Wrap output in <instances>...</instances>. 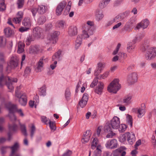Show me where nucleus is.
I'll return each mask as SVG.
<instances>
[{
	"instance_id": "obj_43",
	"label": "nucleus",
	"mask_w": 156,
	"mask_h": 156,
	"mask_svg": "<svg viewBox=\"0 0 156 156\" xmlns=\"http://www.w3.org/2000/svg\"><path fill=\"white\" fill-rule=\"evenodd\" d=\"M126 118L127 123L130 127H132L133 126V119L132 116L127 114L126 115Z\"/></svg>"
},
{
	"instance_id": "obj_55",
	"label": "nucleus",
	"mask_w": 156,
	"mask_h": 156,
	"mask_svg": "<svg viewBox=\"0 0 156 156\" xmlns=\"http://www.w3.org/2000/svg\"><path fill=\"white\" fill-rule=\"evenodd\" d=\"M57 26L59 28L63 29L65 25V22L63 21H59L57 22Z\"/></svg>"
},
{
	"instance_id": "obj_47",
	"label": "nucleus",
	"mask_w": 156,
	"mask_h": 156,
	"mask_svg": "<svg viewBox=\"0 0 156 156\" xmlns=\"http://www.w3.org/2000/svg\"><path fill=\"white\" fill-rule=\"evenodd\" d=\"M98 79L99 78L98 77V76H96L90 85V87L93 88L97 84L98 82Z\"/></svg>"
},
{
	"instance_id": "obj_56",
	"label": "nucleus",
	"mask_w": 156,
	"mask_h": 156,
	"mask_svg": "<svg viewBox=\"0 0 156 156\" xmlns=\"http://www.w3.org/2000/svg\"><path fill=\"white\" fill-rule=\"evenodd\" d=\"M48 123H49V126L51 129L52 130H55L56 129V127L55 126L54 122L49 120Z\"/></svg>"
},
{
	"instance_id": "obj_11",
	"label": "nucleus",
	"mask_w": 156,
	"mask_h": 156,
	"mask_svg": "<svg viewBox=\"0 0 156 156\" xmlns=\"http://www.w3.org/2000/svg\"><path fill=\"white\" fill-rule=\"evenodd\" d=\"M119 118L116 116H114L110 121V125L114 129L118 128L120 124Z\"/></svg>"
},
{
	"instance_id": "obj_54",
	"label": "nucleus",
	"mask_w": 156,
	"mask_h": 156,
	"mask_svg": "<svg viewBox=\"0 0 156 156\" xmlns=\"http://www.w3.org/2000/svg\"><path fill=\"white\" fill-rule=\"evenodd\" d=\"M21 129L22 132L24 135L27 136V135L26 127L24 125H21Z\"/></svg>"
},
{
	"instance_id": "obj_49",
	"label": "nucleus",
	"mask_w": 156,
	"mask_h": 156,
	"mask_svg": "<svg viewBox=\"0 0 156 156\" xmlns=\"http://www.w3.org/2000/svg\"><path fill=\"white\" fill-rule=\"evenodd\" d=\"M143 36L142 34L137 36L133 39L132 43L134 44L136 43V41H140L143 38Z\"/></svg>"
},
{
	"instance_id": "obj_26",
	"label": "nucleus",
	"mask_w": 156,
	"mask_h": 156,
	"mask_svg": "<svg viewBox=\"0 0 156 156\" xmlns=\"http://www.w3.org/2000/svg\"><path fill=\"white\" fill-rule=\"evenodd\" d=\"M39 50L40 48L38 46H31L29 49V52L31 54H35L37 53Z\"/></svg>"
},
{
	"instance_id": "obj_41",
	"label": "nucleus",
	"mask_w": 156,
	"mask_h": 156,
	"mask_svg": "<svg viewBox=\"0 0 156 156\" xmlns=\"http://www.w3.org/2000/svg\"><path fill=\"white\" fill-rule=\"evenodd\" d=\"M109 73V71H105L103 73V74L100 75L98 77V78L100 80L105 79L108 77Z\"/></svg>"
},
{
	"instance_id": "obj_37",
	"label": "nucleus",
	"mask_w": 156,
	"mask_h": 156,
	"mask_svg": "<svg viewBox=\"0 0 156 156\" xmlns=\"http://www.w3.org/2000/svg\"><path fill=\"white\" fill-rule=\"evenodd\" d=\"M42 29L38 27H36L34 29L33 33L34 35L36 36H39L42 32Z\"/></svg>"
},
{
	"instance_id": "obj_53",
	"label": "nucleus",
	"mask_w": 156,
	"mask_h": 156,
	"mask_svg": "<svg viewBox=\"0 0 156 156\" xmlns=\"http://www.w3.org/2000/svg\"><path fill=\"white\" fill-rule=\"evenodd\" d=\"M6 44V40L3 37L0 36V47H2L5 45Z\"/></svg>"
},
{
	"instance_id": "obj_38",
	"label": "nucleus",
	"mask_w": 156,
	"mask_h": 156,
	"mask_svg": "<svg viewBox=\"0 0 156 156\" xmlns=\"http://www.w3.org/2000/svg\"><path fill=\"white\" fill-rule=\"evenodd\" d=\"M4 32L7 37L11 36L13 33V31L9 27H7L5 28L4 29Z\"/></svg>"
},
{
	"instance_id": "obj_20",
	"label": "nucleus",
	"mask_w": 156,
	"mask_h": 156,
	"mask_svg": "<svg viewBox=\"0 0 156 156\" xmlns=\"http://www.w3.org/2000/svg\"><path fill=\"white\" fill-rule=\"evenodd\" d=\"M77 28L75 26H71L69 28L68 35L71 37H73L77 35Z\"/></svg>"
},
{
	"instance_id": "obj_42",
	"label": "nucleus",
	"mask_w": 156,
	"mask_h": 156,
	"mask_svg": "<svg viewBox=\"0 0 156 156\" xmlns=\"http://www.w3.org/2000/svg\"><path fill=\"white\" fill-rule=\"evenodd\" d=\"M126 140H127L126 132L120 135L119 138V141L122 143H125Z\"/></svg>"
},
{
	"instance_id": "obj_44",
	"label": "nucleus",
	"mask_w": 156,
	"mask_h": 156,
	"mask_svg": "<svg viewBox=\"0 0 156 156\" xmlns=\"http://www.w3.org/2000/svg\"><path fill=\"white\" fill-rule=\"evenodd\" d=\"M127 128V126L126 125L122 124L120 125H119L118 129L120 132H123L126 130Z\"/></svg>"
},
{
	"instance_id": "obj_6",
	"label": "nucleus",
	"mask_w": 156,
	"mask_h": 156,
	"mask_svg": "<svg viewBox=\"0 0 156 156\" xmlns=\"http://www.w3.org/2000/svg\"><path fill=\"white\" fill-rule=\"evenodd\" d=\"M150 24L149 20L147 19H145L142 20L140 22L138 23L135 28V30H138L141 28L144 29L147 27Z\"/></svg>"
},
{
	"instance_id": "obj_52",
	"label": "nucleus",
	"mask_w": 156,
	"mask_h": 156,
	"mask_svg": "<svg viewBox=\"0 0 156 156\" xmlns=\"http://www.w3.org/2000/svg\"><path fill=\"white\" fill-rule=\"evenodd\" d=\"M46 21V18L44 16H42L40 17L37 21L38 23L39 24L43 23Z\"/></svg>"
},
{
	"instance_id": "obj_39",
	"label": "nucleus",
	"mask_w": 156,
	"mask_h": 156,
	"mask_svg": "<svg viewBox=\"0 0 156 156\" xmlns=\"http://www.w3.org/2000/svg\"><path fill=\"white\" fill-rule=\"evenodd\" d=\"M29 127L30 128L29 130L30 133V136L32 138L36 130L34 124H31L29 126Z\"/></svg>"
},
{
	"instance_id": "obj_35",
	"label": "nucleus",
	"mask_w": 156,
	"mask_h": 156,
	"mask_svg": "<svg viewBox=\"0 0 156 156\" xmlns=\"http://www.w3.org/2000/svg\"><path fill=\"white\" fill-rule=\"evenodd\" d=\"M101 145H98L94 151L93 156H101Z\"/></svg>"
},
{
	"instance_id": "obj_51",
	"label": "nucleus",
	"mask_w": 156,
	"mask_h": 156,
	"mask_svg": "<svg viewBox=\"0 0 156 156\" xmlns=\"http://www.w3.org/2000/svg\"><path fill=\"white\" fill-rule=\"evenodd\" d=\"M108 4L102 0L100 2L99 4V7L101 9L105 8Z\"/></svg>"
},
{
	"instance_id": "obj_40",
	"label": "nucleus",
	"mask_w": 156,
	"mask_h": 156,
	"mask_svg": "<svg viewBox=\"0 0 156 156\" xmlns=\"http://www.w3.org/2000/svg\"><path fill=\"white\" fill-rule=\"evenodd\" d=\"M39 94L41 96H44L46 94V87L45 85L43 86L39 90Z\"/></svg>"
},
{
	"instance_id": "obj_7",
	"label": "nucleus",
	"mask_w": 156,
	"mask_h": 156,
	"mask_svg": "<svg viewBox=\"0 0 156 156\" xmlns=\"http://www.w3.org/2000/svg\"><path fill=\"white\" fill-rule=\"evenodd\" d=\"M137 80V75L135 72L129 74L127 76V81L129 84H133L136 82Z\"/></svg>"
},
{
	"instance_id": "obj_61",
	"label": "nucleus",
	"mask_w": 156,
	"mask_h": 156,
	"mask_svg": "<svg viewBox=\"0 0 156 156\" xmlns=\"http://www.w3.org/2000/svg\"><path fill=\"white\" fill-rule=\"evenodd\" d=\"M33 39L31 36H29L28 37L26 41V43L27 44L29 45L31 42L33 41Z\"/></svg>"
},
{
	"instance_id": "obj_31",
	"label": "nucleus",
	"mask_w": 156,
	"mask_h": 156,
	"mask_svg": "<svg viewBox=\"0 0 156 156\" xmlns=\"http://www.w3.org/2000/svg\"><path fill=\"white\" fill-rule=\"evenodd\" d=\"M18 63V60L16 58L13 59L12 58L9 62V66H11L12 68H14L17 66Z\"/></svg>"
},
{
	"instance_id": "obj_2",
	"label": "nucleus",
	"mask_w": 156,
	"mask_h": 156,
	"mask_svg": "<svg viewBox=\"0 0 156 156\" xmlns=\"http://www.w3.org/2000/svg\"><path fill=\"white\" fill-rule=\"evenodd\" d=\"M121 85L119 83V79H115L108 86L107 90L111 93L116 94L121 89Z\"/></svg>"
},
{
	"instance_id": "obj_60",
	"label": "nucleus",
	"mask_w": 156,
	"mask_h": 156,
	"mask_svg": "<svg viewBox=\"0 0 156 156\" xmlns=\"http://www.w3.org/2000/svg\"><path fill=\"white\" fill-rule=\"evenodd\" d=\"M103 129V127L101 126H98L97 130V134L98 136H99L101 135V133Z\"/></svg>"
},
{
	"instance_id": "obj_8",
	"label": "nucleus",
	"mask_w": 156,
	"mask_h": 156,
	"mask_svg": "<svg viewBox=\"0 0 156 156\" xmlns=\"http://www.w3.org/2000/svg\"><path fill=\"white\" fill-rule=\"evenodd\" d=\"M61 52L60 51H57L52 57V60L54 61L50 66V68L52 69H54L56 67L57 61L59 60Z\"/></svg>"
},
{
	"instance_id": "obj_30",
	"label": "nucleus",
	"mask_w": 156,
	"mask_h": 156,
	"mask_svg": "<svg viewBox=\"0 0 156 156\" xmlns=\"http://www.w3.org/2000/svg\"><path fill=\"white\" fill-rule=\"evenodd\" d=\"M19 147V144L16 143L14 144L12 146L11 148V149L12 151L11 153L10 156H13L15 153H16L15 152L17 150Z\"/></svg>"
},
{
	"instance_id": "obj_4",
	"label": "nucleus",
	"mask_w": 156,
	"mask_h": 156,
	"mask_svg": "<svg viewBox=\"0 0 156 156\" xmlns=\"http://www.w3.org/2000/svg\"><path fill=\"white\" fill-rule=\"evenodd\" d=\"M156 56V48L153 47H149L147 49V53L145 57L147 60H150L153 59Z\"/></svg>"
},
{
	"instance_id": "obj_32",
	"label": "nucleus",
	"mask_w": 156,
	"mask_h": 156,
	"mask_svg": "<svg viewBox=\"0 0 156 156\" xmlns=\"http://www.w3.org/2000/svg\"><path fill=\"white\" fill-rule=\"evenodd\" d=\"M135 48V45L133 43L129 42L127 44V51L128 52L131 53L134 51Z\"/></svg>"
},
{
	"instance_id": "obj_3",
	"label": "nucleus",
	"mask_w": 156,
	"mask_h": 156,
	"mask_svg": "<svg viewBox=\"0 0 156 156\" xmlns=\"http://www.w3.org/2000/svg\"><path fill=\"white\" fill-rule=\"evenodd\" d=\"M60 34L59 31H55L48 34V43L51 44H55L57 41V37Z\"/></svg>"
},
{
	"instance_id": "obj_48",
	"label": "nucleus",
	"mask_w": 156,
	"mask_h": 156,
	"mask_svg": "<svg viewBox=\"0 0 156 156\" xmlns=\"http://www.w3.org/2000/svg\"><path fill=\"white\" fill-rule=\"evenodd\" d=\"M124 148L123 147H120V148L115 150L113 152V156H118L119 155L122 151L121 150Z\"/></svg>"
},
{
	"instance_id": "obj_58",
	"label": "nucleus",
	"mask_w": 156,
	"mask_h": 156,
	"mask_svg": "<svg viewBox=\"0 0 156 156\" xmlns=\"http://www.w3.org/2000/svg\"><path fill=\"white\" fill-rule=\"evenodd\" d=\"M121 44H118L115 49V50L113 53H112V54L113 55H116L118 52L119 51V49L121 47Z\"/></svg>"
},
{
	"instance_id": "obj_46",
	"label": "nucleus",
	"mask_w": 156,
	"mask_h": 156,
	"mask_svg": "<svg viewBox=\"0 0 156 156\" xmlns=\"http://www.w3.org/2000/svg\"><path fill=\"white\" fill-rule=\"evenodd\" d=\"M65 97L67 100L69 99L71 96V92L69 88H66L65 93Z\"/></svg>"
},
{
	"instance_id": "obj_62",
	"label": "nucleus",
	"mask_w": 156,
	"mask_h": 156,
	"mask_svg": "<svg viewBox=\"0 0 156 156\" xmlns=\"http://www.w3.org/2000/svg\"><path fill=\"white\" fill-rule=\"evenodd\" d=\"M23 16V13L22 12L19 11L16 14V17L22 20Z\"/></svg>"
},
{
	"instance_id": "obj_15",
	"label": "nucleus",
	"mask_w": 156,
	"mask_h": 156,
	"mask_svg": "<svg viewBox=\"0 0 156 156\" xmlns=\"http://www.w3.org/2000/svg\"><path fill=\"white\" fill-rule=\"evenodd\" d=\"M87 87V82H85L82 84L81 81L80 80L76 85V92H78L79 89L81 87L80 89L81 92L82 93H83Z\"/></svg>"
},
{
	"instance_id": "obj_17",
	"label": "nucleus",
	"mask_w": 156,
	"mask_h": 156,
	"mask_svg": "<svg viewBox=\"0 0 156 156\" xmlns=\"http://www.w3.org/2000/svg\"><path fill=\"white\" fill-rule=\"evenodd\" d=\"M92 134L90 130H87L83 134V136L82 139V142L83 143H87L89 140Z\"/></svg>"
},
{
	"instance_id": "obj_57",
	"label": "nucleus",
	"mask_w": 156,
	"mask_h": 156,
	"mask_svg": "<svg viewBox=\"0 0 156 156\" xmlns=\"http://www.w3.org/2000/svg\"><path fill=\"white\" fill-rule=\"evenodd\" d=\"M109 133H108V134L106 136V137L107 138H112L113 136L115 135V134L112 131H110V129H109Z\"/></svg>"
},
{
	"instance_id": "obj_27",
	"label": "nucleus",
	"mask_w": 156,
	"mask_h": 156,
	"mask_svg": "<svg viewBox=\"0 0 156 156\" xmlns=\"http://www.w3.org/2000/svg\"><path fill=\"white\" fill-rule=\"evenodd\" d=\"M82 43V39L80 35L77 36L75 41V48L76 49H77L81 46Z\"/></svg>"
},
{
	"instance_id": "obj_22",
	"label": "nucleus",
	"mask_w": 156,
	"mask_h": 156,
	"mask_svg": "<svg viewBox=\"0 0 156 156\" xmlns=\"http://www.w3.org/2000/svg\"><path fill=\"white\" fill-rule=\"evenodd\" d=\"M6 78L8 79L9 81V83L7 84V86L8 88L9 89V91H11L13 90L14 87L12 85V82H17V79L16 78H12L10 79L9 77H7Z\"/></svg>"
},
{
	"instance_id": "obj_16",
	"label": "nucleus",
	"mask_w": 156,
	"mask_h": 156,
	"mask_svg": "<svg viewBox=\"0 0 156 156\" xmlns=\"http://www.w3.org/2000/svg\"><path fill=\"white\" fill-rule=\"evenodd\" d=\"M126 138L127 141L130 144H132L135 141V136L133 133L126 132Z\"/></svg>"
},
{
	"instance_id": "obj_36",
	"label": "nucleus",
	"mask_w": 156,
	"mask_h": 156,
	"mask_svg": "<svg viewBox=\"0 0 156 156\" xmlns=\"http://www.w3.org/2000/svg\"><path fill=\"white\" fill-rule=\"evenodd\" d=\"M24 45L23 42H19L18 44L17 52L19 53H21L23 52L24 51Z\"/></svg>"
},
{
	"instance_id": "obj_59",
	"label": "nucleus",
	"mask_w": 156,
	"mask_h": 156,
	"mask_svg": "<svg viewBox=\"0 0 156 156\" xmlns=\"http://www.w3.org/2000/svg\"><path fill=\"white\" fill-rule=\"evenodd\" d=\"M24 1L23 0H18L17 4L19 8H21L23 5Z\"/></svg>"
},
{
	"instance_id": "obj_45",
	"label": "nucleus",
	"mask_w": 156,
	"mask_h": 156,
	"mask_svg": "<svg viewBox=\"0 0 156 156\" xmlns=\"http://www.w3.org/2000/svg\"><path fill=\"white\" fill-rule=\"evenodd\" d=\"M71 4L72 2L71 1H70L68 2V5L66 6L64 11V14L65 15H66L68 14V13L69 12L71 9Z\"/></svg>"
},
{
	"instance_id": "obj_25",
	"label": "nucleus",
	"mask_w": 156,
	"mask_h": 156,
	"mask_svg": "<svg viewBox=\"0 0 156 156\" xmlns=\"http://www.w3.org/2000/svg\"><path fill=\"white\" fill-rule=\"evenodd\" d=\"M95 16L97 20L99 21L101 20L104 17L102 11L98 9L95 12Z\"/></svg>"
},
{
	"instance_id": "obj_19",
	"label": "nucleus",
	"mask_w": 156,
	"mask_h": 156,
	"mask_svg": "<svg viewBox=\"0 0 156 156\" xmlns=\"http://www.w3.org/2000/svg\"><path fill=\"white\" fill-rule=\"evenodd\" d=\"M44 59L43 58H41L37 64V67L35 69V71L37 72H41L43 69L44 62Z\"/></svg>"
},
{
	"instance_id": "obj_13",
	"label": "nucleus",
	"mask_w": 156,
	"mask_h": 156,
	"mask_svg": "<svg viewBox=\"0 0 156 156\" xmlns=\"http://www.w3.org/2000/svg\"><path fill=\"white\" fill-rule=\"evenodd\" d=\"M94 32L83 27L82 33L80 36L82 39H86L88 38L90 36L93 34Z\"/></svg>"
},
{
	"instance_id": "obj_1",
	"label": "nucleus",
	"mask_w": 156,
	"mask_h": 156,
	"mask_svg": "<svg viewBox=\"0 0 156 156\" xmlns=\"http://www.w3.org/2000/svg\"><path fill=\"white\" fill-rule=\"evenodd\" d=\"M5 107L9 110V116L11 120L9 125V130L10 132H15L17 129V126L12 121L13 120H15L16 119V117L13 114V113L17 112L22 116H23L24 114L21 109H18L16 105H12L10 102L6 103L5 105Z\"/></svg>"
},
{
	"instance_id": "obj_50",
	"label": "nucleus",
	"mask_w": 156,
	"mask_h": 156,
	"mask_svg": "<svg viewBox=\"0 0 156 156\" xmlns=\"http://www.w3.org/2000/svg\"><path fill=\"white\" fill-rule=\"evenodd\" d=\"M0 11H4L5 9V6L4 4V0H0Z\"/></svg>"
},
{
	"instance_id": "obj_29",
	"label": "nucleus",
	"mask_w": 156,
	"mask_h": 156,
	"mask_svg": "<svg viewBox=\"0 0 156 156\" xmlns=\"http://www.w3.org/2000/svg\"><path fill=\"white\" fill-rule=\"evenodd\" d=\"M126 17V16L124 13H122L116 16L114 19L113 21L115 22H117L120 21Z\"/></svg>"
},
{
	"instance_id": "obj_64",
	"label": "nucleus",
	"mask_w": 156,
	"mask_h": 156,
	"mask_svg": "<svg viewBox=\"0 0 156 156\" xmlns=\"http://www.w3.org/2000/svg\"><path fill=\"white\" fill-rule=\"evenodd\" d=\"M31 12L34 16H35L37 13L38 12V9L37 8H33L31 9Z\"/></svg>"
},
{
	"instance_id": "obj_63",
	"label": "nucleus",
	"mask_w": 156,
	"mask_h": 156,
	"mask_svg": "<svg viewBox=\"0 0 156 156\" xmlns=\"http://www.w3.org/2000/svg\"><path fill=\"white\" fill-rule=\"evenodd\" d=\"M22 20L16 17L13 19V21L16 24L19 23H20Z\"/></svg>"
},
{
	"instance_id": "obj_12",
	"label": "nucleus",
	"mask_w": 156,
	"mask_h": 156,
	"mask_svg": "<svg viewBox=\"0 0 156 156\" xmlns=\"http://www.w3.org/2000/svg\"><path fill=\"white\" fill-rule=\"evenodd\" d=\"M105 146L108 149H113L116 148L118 146L117 141L115 139L108 140L106 142Z\"/></svg>"
},
{
	"instance_id": "obj_9",
	"label": "nucleus",
	"mask_w": 156,
	"mask_h": 156,
	"mask_svg": "<svg viewBox=\"0 0 156 156\" xmlns=\"http://www.w3.org/2000/svg\"><path fill=\"white\" fill-rule=\"evenodd\" d=\"M105 66V63L104 62H100L97 65L96 68L94 71V75L96 76L100 73L103 70Z\"/></svg>"
},
{
	"instance_id": "obj_24",
	"label": "nucleus",
	"mask_w": 156,
	"mask_h": 156,
	"mask_svg": "<svg viewBox=\"0 0 156 156\" xmlns=\"http://www.w3.org/2000/svg\"><path fill=\"white\" fill-rule=\"evenodd\" d=\"M94 23L90 21H88L86 24H84L83 27L89 30H92L94 32V29L93 27Z\"/></svg>"
},
{
	"instance_id": "obj_10",
	"label": "nucleus",
	"mask_w": 156,
	"mask_h": 156,
	"mask_svg": "<svg viewBox=\"0 0 156 156\" xmlns=\"http://www.w3.org/2000/svg\"><path fill=\"white\" fill-rule=\"evenodd\" d=\"M145 108V105L143 104H141L140 107L134 109L137 114V116L138 118H141L144 115L146 112Z\"/></svg>"
},
{
	"instance_id": "obj_21",
	"label": "nucleus",
	"mask_w": 156,
	"mask_h": 156,
	"mask_svg": "<svg viewBox=\"0 0 156 156\" xmlns=\"http://www.w3.org/2000/svg\"><path fill=\"white\" fill-rule=\"evenodd\" d=\"M104 87V84L102 82H99L95 89V92L98 94H101Z\"/></svg>"
},
{
	"instance_id": "obj_33",
	"label": "nucleus",
	"mask_w": 156,
	"mask_h": 156,
	"mask_svg": "<svg viewBox=\"0 0 156 156\" xmlns=\"http://www.w3.org/2000/svg\"><path fill=\"white\" fill-rule=\"evenodd\" d=\"M22 23L25 27L29 28L31 24L30 18L29 17L25 18L23 21Z\"/></svg>"
},
{
	"instance_id": "obj_18",
	"label": "nucleus",
	"mask_w": 156,
	"mask_h": 156,
	"mask_svg": "<svg viewBox=\"0 0 156 156\" xmlns=\"http://www.w3.org/2000/svg\"><path fill=\"white\" fill-rule=\"evenodd\" d=\"M88 99V95L87 93H84L79 102V105L81 107H84L86 105Z\"/></svg>"
},
{
	"instance_id": "obj_34",
	"label": "nucleus",
	"mask_w": 156,
	"mask_h": 156,
	"mask_svg": "<svg viewBox=\"0 0 156 156\" xmlns=\"http://www.w3.org/2000/svg\"><path fill=\"white\" fill-rule=\"evenodd\" d=\"M98 145H101L99 144V141L98 139L95 138L93 140L91 143V148L94 149L98 147Z\"/></svg>"
},
{
	"instance_id": "obj_5",
	"label": "nucleus",
	"mask_w": 156,
	"mask_h": 156,
	"mask_svg": "<svg viewBox=\"0 0 156 156\" xmlns=\"http://www.w3.org/2000/svg\"><path fill=\"white\" fill-rule=\"evenodd\" d=\"M17 87L16 90V96L19 98V102L22 105L25 106L27 104V100L26 94L23 93H18L17 91Z\"/></svg>"
},
{
	"instance_id": "obj_23",
	"label": "nucleus",
	"mask_w": 156,
	"mask_h": 156,
	"mask_svg": "<svg viewBox=\"0 0 156 156\" xmlns=\"http://www.w3.org/2000/svg\"><path fill=\"white\" fill-rule=\"evenodd\" d=\"M133 96L131 94H129L123 98L122 102L126 105L130 104L131 102V100Z\"/></svg>"
},
{
	"instance_id": "obj_28",
	"label": "nucleus",
	"mask_w": 156,
	"mask_h": 156,
	"mask_svg": "<svg viewBox=\"0 0 156 156\" xmlns=\"http://www.w3.org/2000/svg\"><path fill=\"white\" fill-rule=\"evenodd\" d=\"M47 7L45 5H40L39 6L38 12L41 14L45 13L47 10Z\"/></svg>"
},
{
	"instance_id": "obj_14",
	"label": "nucleus",
	"mask_w": 156,
	"mask_h": 156,
	"mask_svg": "<svg viewBox=\"0 0 156 156\" xmlns=\"http://www.w3.org/2000/svg\"><path fill=\"white\" fill-rule=\"evenodd\" d=\"M66 5V2L65 1L61 2L58 5L56 9V13L57 15H60Z\"/></svg>"
}]
</instances>
